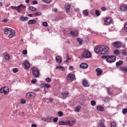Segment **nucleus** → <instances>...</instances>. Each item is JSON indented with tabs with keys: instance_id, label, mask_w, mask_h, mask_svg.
Masks as SVG:
<instances>
[{
	"instance_id": "f704fd0d",
	"label": "nucleus",
	"mask_w": 127,
	"mask_h": 127,
	"mask_svg": "<svg viewBox=\"0 0 127 127\" xmlns=\"http://www.w3.org/2000/svg\"><path fill=\"white\" fill-rule=\"evenodd\" d=\"M122 54L124 56H127V50H122Z\"/></svg>"
},
{
	"instance_id": "a18cd8bd",
	"label": "nucleus",
	"mask_w": 127,
	"mask_h": 127,
	"mask_svg": "<svg viewBox=\"0 0 127 127\" xmlns=\"http://www.w3.org/2000/svg\"><path fill=\"white\" fill-rule=\"evenodd\" d=\"M20 103L21 104H24L26 103V101H25L24 99H21L20 100Z\"/></svg>"
},
{
	"instance_id": "393cba45",
	"label": "nucleus",
	"mask_w": 127,
	"mask_h": 127,
	"mask_svg": "<svg viewBox=\"0 0 127 127\" xmlns=\"http://www.w3.org/2000/svg\"><path fill=\"white\" fill-rule=\"evenodd\" d=\"M97 110L98 111H100V112H104V111H105V109L103 108V107L101 106H98L97 107Z\"/></svg>"
},
{
	"instance_id": "79ce46f5",
	"label": "nucleus",
	"mask_w": 127,
	"mask_h": 127,
	"mask_svg": "<svg viewBox=\"0 0 127 127\" xmlns=\"http://www.w3.org/2000/svg\"><path fill=\"white\" fill-rule=\"evenodd\" d=\"M108 95H110V96L112 95H115L114 93L111 92V90L108 88Z\"/></svg>"
},
{
	"instance_id": "cd10ccee",
	"label": "nucleus",
	"mask_w": 127,
	"mask_h": 127,
	"mask_svg": "<svg viewBox=\"0 0 127 127\" xmlns=\"http://www.w3.org/2000/svg\"><path fill=\"white\" fill-rule=\"evenodd\" d=\"M56 69H59V70H62V71H64L65 70V68L63 66H58L56 67Z\"/></svg>"
},
{
	"instance_id": "5fc2aeb1",
	"label": "nucleus",
	"mask_w": 127,
	"mask_h": 127,
	"mask_svg": "<svg viewBox=\"0 0 127 127\" xmlns=\"http://www.w3.org/2000/svg\"><path fill=\"white\" fill-rule=\"evenodd\" d=\"M31 83L32 84H35V83H36V79H33L32 80H31Z\"/></svg>"
},
{
	"instance_id": "c756f323",
	"label": "nucleus",
	"mask_w": 127,
	"mask_h": 127,
	"mask_svg": "<svg viewBox=\"0 0 127 127\" xmlns=\"http://www.w3.org/2000/svg\"><path fill=\"white\" fill-rule=\"evenodd\" d=\"M70 7H71V5H67L65 7V9H66V12H69L70 11Z\"/></svg>"
},
{
	"instance_id": "49530a36",
	"label": "nucleus",
	"mask_w": 127,
	"mask_h": 127,
	"mask_svg": "<svg viewBox=\"0 0 127 127\" xmlns=\"http://www.w3.org/2000/svg\"><path fill=\"white\" fill-rule=\"evenodd\" d=\"M13 72L14 73H17V72H18V69H17V68L13 69Z\"/></svg>"
},
{
	"instance_id": "aec40b11",
	"label": "nucleus",
	"mask_w": 127,
	"mask_h": 127,
	"mask_svg": "<svg viewBox=\"0 0 127 127\" xmlns=\"http://www.w3.org/2000/svg\"><path fill=\"white\" fill-rule=\"evenodd\" d=\"M20 20L21 21H27V20H28V17H24L23 16H21L20 17Z\"/></svg>"
},
{
	"instance_id": "13d9d810",
	"label": "nucleus",
	"mask_w": 127,
	"mask_h": 127,
	"mask_svg": "<svg viewBox=\"0 0 127 127\" xmlns=\"http://www.w3.org/2000/svg\"><path fill=\"white\" fill-rule=\"evenodd\" d=\"M33 4H38V2L36 0L33 1Z\"/></svg>"
},
{
	"instance_id": "8fccbe9b",
	"label": "nucleus",
	"mask_w": 127,
	"mask_h": 127,
	"mask_svg": "<svg viewBox=\"0 0 127 127\" xmlns=\"http://www.w3.org/2000/svg\"><path fill=\"white\" fill-rule=\"evenodd\" d=\"M43 25L44 26L47 27V26H48V23H47V22H43Z\"/></svg>"
},
{
	"instance_id": "b1692460",
	"label": "nucleus",
	"mask_w": 127,
	"mask_h": 127,
	"mask_svg": "<svg viewBox=\"0 0 127 127\" xmlns=\"http://www.w3.org/2000/svg\"><path fill=\"white\" fill-rule=\"evenodd\" d=\"M36 21L33 19L30 20L28 21V24H35Z\"/></svg>"
},
{
	"instance_id": "a878e982",
	"label": "nucleus",
	"mask_w": 127,
	"mask_h": 127,
	"mask_svg": "<svg viewBox=\"0 0 127 127\" xmlns=\"http://www.w3.org/2000/svg\"><path fill=\"white\" fill-rule=\"evenodd\" d=\"M80 110H81V106H78L75 108L74 111L76 113H79V112H80Z\"/></svg>"
},
{
	"instance_id": "680f3d73",
	"label": "nucleus",
	"mask_w": 127,
	"mask_h": 127,
	"mask_svg": "<svg viewBox=\"0 0 127 127\" xmlns=\"http://www.w3.org/2000/svg\"><path fill=\"white\" fill-rule=\"evenodd\" d=\"M11 8H12V9H14L15 10H17V7H14L13 6H12Z\"/></svg>"
},
{
	"instance_id": "20e7f679",
	"label": "nucleus",
	"mask_w": 127,
	"mask_h": 127,
	"mask_svg": "<svg viewBox=\"0 0 127 127\" xmlns=\"http://www.w3.org/2000/svg\"><path fill=\"white\" fill-rule=\"evenodd\" d=\"M82 56L83 58H91V53L87 51H84L82 53Z\"/></svg>"
},
{
	"instance_id": "603ef678",
	"label": "nucleus",
	"mask_w": 127,
	"mask_h": 127,
	"mask_svg": "<svg viewBox=\"0 0 127 127\" xmlns=\"http://www.w3.org/2000/svg\"><path fill=\"white\" fill-rule=\"evenodd\" d=\"M46 82H51V78H49V77H48L46 79Z\"/></svg>"
},
{
	"instance_id": "bf43d9fd",
	"label": "nucleus",
	"mask_w": 127,
	"mask_h": 127,
	"mask_svg": "<svg viewBox=\"0 0 127 127\" xmlns=\"http://www.w3.org/2000/svg\"><path fill=\"white\" fill-rule=\"evenodd\" d=\"M77 40H78V42H79V44L81 45V44H82V40L81 39H80V38H78L77 39Z\"/></svg>"
},
{
	"instance_id": "774afa93",
	"label": "nucleus",
	"mask_w": 127,
	"mask_h": 127,
	"mask_svg": "<svg viewBox=\"0 0 127 127\" xmlns=\"http://www.w3.org/2000/svg\"><path fill=\"white\" fill-rule=\"evenodd\" d=\"M48 100H49V102H52V101H53V99H52V98H49Z\"/></svg>"
},
{
	"instance_id": "473e14b6",
	"label": "nucleus",
	"mask_w": 127,
	"mask_h": 127,
	"mask_svg": "<svg viewBox=\"0 0 127 127\" xmlns=\"http://www.w3.org/2000/svg\"><path fill=\"white\" fill-rule=\"evenodd\" d=\"M114 53L115 55H120L121 52L119 50H116L114 51Z\"/></svg>"
},
{
	"instance_id": "6e6d98bb",
	"label": "nucleus",
	"mask_w": 127,
	"mask_h": 127,
	"mask_svg": "<svg viewBox=\"0 0 127 127\" xmlns=\"http://www.w3.org/2000/svg\"><path fill=\"white\" fill-rule=\"evenodd\" d=\"M69 70H70V71H73L74 70V67H73V66H69Z\"/></svg>"
},
{
	"instance_id": "f8f14e48",
	"label": "nucleus",
	"mask_w": 127,
	"mask_h": 127,
	"mask_svg": "<svg viewBox=\"0 0 127 127\" xmlns=\"http://www.w3.org/2000/svg\"><path fill=\"white\" fill-rule=\"evenodd\" d=\"M82 85L83 87H90V84L88 82V80H87V79L83 80Z\"/></svg>"
},
{
	"instance_id": "a19ab883",
	"label": "nucleus",
	"mask_w": 127,
	"mask_h": 127,
	"mask_svg": "<svg viewBox=\"0 0 127 127\" xmlns=\"http://www.w3.org/2000/svg\"><path fill=\"white\" fill-rule=\"evenodd\" d=\"M91 106H96V101L92 100L91 101Z\"/></svg>"
},
{
	"instance_id": "e2e57ef3",
	"label": "nucleus",
	"mask_w": 127,
	"mask_h": 127,
	"mask_svg": "<svg viewBox=\"0 0 127 127\" xmlns=\"http://www.w3.org/2000/svg\"><path fill=\"white\" fill-rule=\"evenodd\" d=\"M2 22H4V23L7 22V19L6 18L3 19V20H2Z\"/></svg>"
},
{
	"instance_id": "2eb2a0df",
	"label": "nucleus",
	"mask_w": 127,
	"mask_h": 127,
	"mask_svg": "<svg viewBox=\"0 0 127 127\" xmlns=\"http://www.w3.org/2000/svg\"><path fill=\"white\" fill-rule=\"evenodd\" d=\"M24 66L25 67V69H29V68L30 67V64L27 60H26L24 63Z\"/></svg>"
},
{
	"instance_id": "1a4fd4ad",
	"label": "nucleus",
	"mask_w": 127,
	"mask_h": 127,
	"mask_svg": "<svg viewBox=\"0 0 127 127\" xmlns=\"http://www.w3.org/2000/svg\"><path fill=\"white\" fill-rule=\"evenodd\" d=\"M26 99H30V98H35V93L33 92H28L26 95Z\"/></svg>"
},
{
	"instance_id": "6ab92c4d",
	"label": "nucleus",
	"mask_w": 127,
	"mask_h": 127,
	"mask_svg": "<svg viewBox=\"0 0 127 127\" xmlns=\"http://www.w3.org/2000/svg\"><path fill=\"white\" fill-rule=\"evenodd\" d=\"M10 31H11V28H8L7 27H5L4 29V32L5 34H7L8 33H9Z\"/></svg>"
},
{
	"instance_id": "39448f33",
	"label": "nucleus",
	"mask_w": 127,
	"mask_h": 127,
	"mask_svg": "<svg viewBox=\"0 0 127 127\" xmlns=\"http://www.w3.org/2000/svg\"><path fill=\"white\" fill-rule=\"evenodd\" d=\"M59 126H73V124L69 121L66 122L61 121L59 123Z\"/></svg>"
},
{
	"instance_id": "9b49d317",
	"label": "nucleus",
	"mask_w": 127,
	"mask_h": 127,
	"mask_svg": "<svg viewBox=\"0 0 127 127\" xmlns=\"http://www.w3.org/2000/svg\"><path fill=\"white\" fill-rule=\"evenodd\" d=\"M62 97L63 100H65L68 97V95H69V93L67 91H64V92L61 93Z\"/></svg>"
},
{
	"instance_id": "c03bdc74",
	"label": "nucleus",
	"mask_w": 127,
	"mask_h": 127,
	"mask_svg": "<svg viewBox=\"0 0 127 127\" xmlns=\"http://www.w3.org/2000/svg\"><path fill=\"white\" fill-rule=\"evenodd\" d=\"M117 126V124H116V123L112 122L111 123V127H116Z\"/></svg>"
},
{
	"instance_id": "423d86ee",
	"label": "nucleus",
	"mask_w": 127,
	"mask_h": 127,
	"mask_svg": "<svg viewBox=\"0 0 127 127\" xmlns=\"http://www.w3.org/2000/svg\"><path fill=\"white\" fill-rule=\"evenodd\" d=\"M123 45V43H121L120 41H116L112 43V46L115 48H120Z\"/></svg>"
},
{
	"instance_id": "0e129e2a",
	"label": "nucleus",
	"mask_w": 127,
	"mask_h": 127,
	"mask_svg": "<svg viewBox=\"0 0 127 127\" xmlns=\"http://www.w3.org/2000/svg\"><path fill=\"white\" fill-rule=\"evenodd\" d=\"M101 10H102V11H105V10H106V7H101Z\"/></svg>"
},
{
	"instance_id": "de8ad7c7",
	"label": "nucleus",
	"mask_w": 127,
	"mask_h": 127,
	"mask_svg": "<svg viewBox=\"0 0 127 127\" xmlns=\"http://www.w3.org/2000/svg\"><path fill=\"white\" fill-rule=\"evenodd\" d=\"M53 121L54 123H57V122H58V118H54Z\"/></svg>"
},
{
	"instance_id": "a211bd4d",
	"label": "nucleus",
	"mask_w": 127,
	"mask_h": 127,
	"mask_svg": "<svg viewBox=\"0 0 127 127\" xmlns=\"http://www.w3.org/2000/svg\"><path fill=\"white\" fill-rule=\"evenodd\" d=\"M80 67L82 69H87V68H88V64L86 63H82L80 65Z\"/></svg>"
},
{
	"instance_id": "0eeeda50",
	"label": "nucleus",
	"mask_w": 127,
	"mask_h": 127,
	"mask_svg": "<svg viewBox=\"0 0 127 127\" xmlns=\"http://www.w3.org/2000/svg\"><path fill=\"white\" fill-rule=\"evenodd\" d=\"M113 21V19L110 17H106L105 20H104V24L105 25H109L112 23Z\"/></svg>"
},
{
	"instance_id": "6e6552de",
	"label": "nucleus",
	"mask_w": 127,
	"mask_h": 127,
	"mask_svg": "<svg viewBox=\"0 0 127 127\" xmlns=\"http://www.w3.org/2000/svg\"><path fill=\"white\" fill-rule=\"evenodd\" d=\"M26 6H24L23 4H21L20 5L18 6L17 7V11L18 13H20V12H21L22 10L23 9H24Z\"/></svg>"
},
{
	"instance_id": "4c0bfd02",
	"label": "nucleus",
	"mask_w": 127,
	"mask_h": 127,
	"mask_svg": "<svg viewBox=\"0 0 127 127\" xmlns=\"http://www.w3.org/2000/svg\"><path fill=\"white\" fill-rule=\"evenodd\" d=\"M98 127H106L105 126V123H100L98 125Z\"/></svg>"
},
{
	"instance_id": "2f4dec72",
	"label": "nucleus",
	"mask_w": 127,
	"mask_h": 127,
	"mask_svg": "<svg viewBox=\"0 0 127 127\" xmlns=\"http://www.w3.org/2000/svg\"><path fill=\"white\" fill-rule=\"evenodd\" d=\"M3 91H4V94H6L7 92H8V87H3Z\"/></svg>"
},
{
	"instance_id": "412c9836",
	"label": "nucleus",
	"mask_w": 127,
	"mask_h": 127,
	"mask_svg": "<svg viewBox=\"0 0 127 127\" xmlns=\"http://www.w3.org/2000/svg\"><path fill=\"white\" fill-rule=\"evenodd\" d=\"M70 34L72 36H74V37L78 36V31H71L70 32Z\"/></svg>"
},
{
	"instance_id": "9d476101",
	"label": "nucleus",
	"mask_w": 127,
	"mask_h": 127,
	"mask_svg": "<svg viewBox=\"0 0 127 127\" xmlns=\"http://www.w3.org/2000/svg\"><path fill=\"white\" fill-rule=\"evenodd\" d=\"M75 77V76L74 74L72 73H69L67 75V80H68V81H73Z\"/></svg>"
},
{
	"instance_id": "052dcab7",
	"label": "nucleus",
	"mask_w": 127,
	"mask_h": 127,
	"mask_svg": "<svg viewBox=\"0 0 127 127\" xmlns=\"http://www.w3.org/2000/svg\"><path fill=\"white\" fill-rule=\"evenodd\" d=\"M66 58L67 60H70V59L69 58V55H68V54H66Z\"/></svg>"
},
{
	"instance_id": "69168bd1",
	"label": "nucleus",
	"mask_w": 127,
	"mask_h": 127,
	"mask_svg": "<svg viewBox=\"0 0 127 127\" xmlns=\"http://www.w3.org/2000/svg\"><path fill=\"white\" fill-rule=\"evenodd\" d=\"M53 11H54V12H57V11H58V9H57V8H54L53 9Z\"/></svg>"
},
{
	"instance_id": "7ed1b4c3",
	"label": "nucleus",
	"mask_w": 127,
	"mask_h": 127,
	"mask_svg": "<svg viewBox=\"0 0 127 127\" xmlns=\"http://www.w3.org/2000/svg\"><path fill=\"white\" fill-rule=\"evenodd\" d=\"M32 72L33 75L35 78H38L39 77V74H40V71L39 69L35 67H33L32 68Z\"/></svg>"
},
{
	"instance_id": "7c9ffc66",
	"label": "nucleus",
	"mask_w": 127,
	"mask_h": 127,
	"mask_svg": "<svg viewBox=\"0 0 127 127\" xmlns=\"http://www.w3.org/2000/svg\"><path fill=\"white\" fill-rule=\"evenodd\" d=\"M83 14L84 16H88L89 15V13L87 10H84L83 11Z\"/></svg>"
},
{
	"instance_id": "09e8293b",
	"label": "nucleus",
	"mask_w": 127,
	"mask_h": 127,
	"mask_svg": "<svg viewBox=\"0 0 127 127\" xmlns=\"http://www.w3.org/2000/svg\"><path fill=\"white\" fill-rule=\"evenodd\" d=\"M23 55H26V54H27V50H24L23 51V52H22Z\"/></svg>"
},
{
	"instance_id": "4468645a",
	"label": "nucleus",
	"mask_w": 127,
	"mask_h": 127,
	"mask_svg": "<svg viewBox=\"0 0 127 127\" xmlns=\"http://www.w3.org/2000/svg\"><path fill=\"white\" fill-rule=\"evenodd\" d=\"M96 72H97V76H101V75L103 74V70L101 68H96Z\"/></svg>"
},
{
	"instance_id": "4d7b16f0",
	"label": "nucleus",
	"mask_w": 127,
	"mask_h": 127,
	"mask_svg": "<svg viewBox=\"0 0 127 127\" xmlns=\"http://www.w3.org/2000/svg\"><path fill=\"white\" fill-rule=\"evenodd\" d=\"M0 93H4V91L3 90V87H2V88L0 89Z\"/></svg>"
},
{
	"instance_id": "f257e3e1",
	"label": "nucleus",
	"mask_w": 127,
	"mask_h": 127,
	"mask_svg": "<svg viewBox=\"0 0 127 127\" xmlns=\"http://www.w3.org/2000/svg\"><path fill=\"white\" fill-rule=\"evenodd\" d=\"M94 51L96 53L102 55L109 54V47L107 46H102V45H99L94 48Z\"/></svg>"
},
{
	"instance_id": "f03ea898",
	"label": "nucleus",
	"mask_w": 127,
	"mask_h": 127,
	"mask_svg": "<svg viewBox=\"0 0 127 127\" xmlns=\"http://www.w3.org/2000/svg\"><path fill=\"white\" fill-rule=\"evenodd\" d=\"M102 58V59H106V61L108 62V63H114V62H115L117 59V58L115 56H111L109 57V56H103Z\"/></svg>"
},
{
	"instance_id": "c85d7f7f",
	"label": "nucleus",
	"mask_w": 127,
	"mask_h": 127,
	"mask_svg": "<svg viewBox=\"0 0 127 127\" xmlns=\"http://www.w3.org/2000/svg\"><path fill=\"white\" fill-rule=\"evenodd\" d=\"M121 70L125 73H127V67L126 66L121 67Z\"/></svg>"
},
{
	"instance_id": "f3484780",
	"label": "nucleus",
	"mask_w": 127,
	"mask_h": 127,
	"mask_svg": "<svg viewBox=\"0 0 127 127\" xmlns=\"http://www.w3.org/2000/svg\"><path fill=\"white\" fill-rule=\"evenodd\" d=\"M56 60L58 64H61V63H62V59L61 58V57L59 56L56 57Z\"/></svg>"
},
{
	"instance_id": "c9c22d12",
	"label": "nucleus",
	"mask_w": 127,
	"mask_h": 127,
	"mask_svg": "<svg viewBox=\"0 0 127 127\" xmlns=\"http://www.w3.org/2000/svg\"><path fill=\"white\" fill-rule=\"evenodd\" d=\"M95 14L96 16H100V15H101V13H100V11H99V10L96 9Z\"/></svg>"
},
{
	"instance_id": "ea45409f",
	"label": "nucleus",
	"mask_w": 127,
	"mask_h": 127,
	"mask_svg": "<svg viewBox=\"0 0 127 127\" xmlns=\"http://www.w3.org/2000/svg\"><path fill=\"white\" fill-rule=\"evenodd\" d=\"M124 29L125 32H127V22L125 23V24L124 25Z\"/></svg>"
},
{
	"instance_id": "4be33fe9",
	"label": "nucleus",
	"mask_w": 127,
	"mask_h": 127,
	"mask_svg": "<svg viewBox=\"0 0 127 127\" xmlns=\"http://www.w3.org/2000/svg\"><path fill=\"white\" fill-rule=\"evenodd\" d=\"M3 55L4 57L5 60H9V55L7 54L6 53H4Z\"/></svg>"
},
{
	"instance_id": "dca6fc26",
	"label": "nucleus",
	"mask_w": 127,
	"mask_h": 127,
	"mask_svg": "<svg viewBox=\"0 0 127 127\" xmlns=\"http://www.w3.org/2000/svg\"><path fill=\"white\" fill-rule=\"evenodd\" d=\"M120 10L122 11H127V7L126 5H121L120 6Z\"/></svg>"
},
{
	"instance_id": "37998d69",
	"label": "nucleus",
	"mask_w": 127,
	"mask_h": 127,
	"mask_svg": "<svg viewBox=\"0 0 127 127\" xmlns=\"http://www.w3.org/2000/svg\"><path fill=\"white\" fill-rule=\"evenodd\" d=\"M58 115L59 117H62L63 116V112H61V111H59L58 113Z\"/></svg>"
},
{
	"instance_id": "338daca9",
	"label": "nucleus",
	"mask_w": 127,
	"mask_h": 127,
	"mask_svg": "<svg viewBox=\"0 0 127 127\" xmlns=\"http://www.w3.org/2000/svg\"><path fill=\"white\" fill-rule=\"evenodd\" d=\"M32 127H37V126L36 125V124H32L31 125Z\"/></svg>"
},
{
	"instance_id": "864d4df0",
	"label": "nucleus",
	"mask_w": 127,
	"mask_h": 127,
	"mask_svg": "<svg viewBox=\"0 0 127 127\" xmlns=\"http://www.w3.org/2000/svg\"><path fill=\"white\" fill-rule=\"evenodd\" d=\"M35 15L36 16H37V15H41V12H37L35 13Z\"/></svg>"
},
{
	"instance_id": "ddd939ff",
	"label": "nucleus",
	"mask_w": 127,
	"mask_h": 127,
	"mask_svg": "<svg viewBox=\"0 0 127 127\" xmlns=\"http://www.w3.org/2000/svg\"><path fill=\"white\" fill-rule=\"evenodd\" d=\"M9 32L10 34L8 35L9 38H11L15 36V32H14V30H12V29H11V31H10Z\"/></svg>"
},
{
	"instance_id": "72a5a7b5",
	"label": "nucleus",
	"mask_w": 127,
	"mask_h": 127,
	"mask_svg": "<svg viewBox=\"0 0 127 127\" xmlns=\"http://www.w3.org/2000/svg\"><path fill=\"white\" fill-rule=\"evenodd\" d=\"M124 63V62L123 61H119V62L116 63V66H121L122 64Z\"/></svg>"
},
{
	"instance_id": "e433bc0d",
	"label": "nucleus",
	"mask_w": 127,
	"mask_h": 127,
	"mask_svg": "<svg viewBox=\"0 0 127 127\" xmlns=\"http://www.w3.org/2000/svg\"><path fill=\"white\" fill-rule=\"evenodd\" d=\"M43 2H45V3H50L51 2L52 0H42Z\"/></svg>"
},
{
	"instance_id": "3c124183",
	"label": "nucleus",
	"mask_w": 127,
	"mask_h": 127,
	"mask_svg": "<svg viewBox=\"0 0 127 127\" xmlns=\"http://www.w3.org/2000/svg\"><path fill=\"white\" fill-rule=\"evenodd\" d=\"M52 119H53V117L48 116L47 117V120H48V121H51V120H52Z\"/></svg>"
},
{
	"instance_id": "bb28decb",
	"label": "nucleus",
	"mask_w": 127,
	"mask_h": 127,
	"mask_svg": "<svg viewBox=\"0 0 127 127\" xmlns=\"http://www.w3.org/2000/svg\"><path fill=\"white\" fill-rule=\"evenodd\" d=\"M29 9H30V10H31L32 11H36L37 10V9L32 6H29Z\"/></svg>"
},
{
	"instance_id": "58836bf2",
	"label": "nucleus",
	"mask_w": 127,
	"mask_h": 127,
	"mask_svg": "<svg viewBox=\"0 0 127 127\" xmlns=\"http://www.w3.org/2000/svg\"><path fill=\"white\" fill-rule=\"evenodd\" d=\"M122 113H123V114H124V115L127 114V108L123 109L122 110Z\"/></svg>"
},
{
	"instance_id": "5701e85b",
	"label": "nucleus",
	"mask_w": 127,
	"mask_h": 127,
	"mask_svg": "<svg viewBox=\"0 0 127 127\" xmlns=\"http://www.w3.org/2000/svg\"><path fill=\"white\" fill-rule=\"evenodd\" d=\"M41 85H43V86H41V88H50V84L48 83H42Z\"/></svg>"
}]
</instances>
